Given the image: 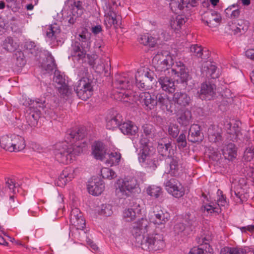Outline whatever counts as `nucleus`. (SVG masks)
<instances>
[{"label": "nucleus", "instance_id": "79ce46f5", "mask_svg": "<svg viewBox=\"0 0 254 254\" xmlns=\"http://www.w3.org/2000/svg\"><path fill=\"white\" fill-rule=\"evenodd\" d=\"M191 118V112L189 110H186L183 113L181 114L178 118L177 121L180 124L186 126L189 124Z\"/></svg>", "mask_w": 254, "mask_h": 254}, {"label": "nucleus", "instance_id": "a211bd4d", "mask_svg": "<svg viewBox=\"0 0 254 254\" xmlns=\"http://www.w3.org/2000/svg\"><path fill=\"white\" fill-rule=\"evenodd\" d=\"M169 218L170 215L168 213L160 209L153 211L150 220L154 224L164 225L169 221Z\"/></svg>", "mask_w": 254, "mask_h": 254}, {"label": "nucleus", "instance_id": "58836bf2", "mask_svg": "<svg viewBox=\"0 0 254 254\" xmlns=\"http://www.w3.org/2000/svg\"><path fill=\"white\" fill-rule=\"evenodd\" d=\"M2 46L6 51L12 52L18 48V45L13 41L11 37H8L3 41Z\"/></svg>", "mask_w": 254, "mask_h": 254}, {"label": "nucleus", "instance_id": "3c124183", "mask_svg": "<svg viewBox=\"0 0 254 254\" xmlns=\"http://www.w3.org/2000/svg\"><path fill=\"white\" fill-rule=\"evenodd\" d=\"M60 29L57 24L51 25L47 31V36L51 39V40H55L57 35L60 33Z\"/></svg>", "mask_w": 254, "mask_h": 254}, {"label": "nucleus", "instance_id": "603ef678", "mask_svg": "<svg viewBox=\"0 0 254 254\" xmlns=\"http://www.w3.org/2000/svg\"><path fill=\"white\" fill-rule=\"evenodd\" d=\"M101 174L103 178L109 180L114 179L117 176L115 172L108 167L103 168L101 170Z\"/></svg>", "mask_w": 254, "mask_h": 254}, {"label": "nucleus", "instance_id": "7ed1b4c3", "mask_svg": "<svg viewBox=\"0 0 254 254\" xmlns=\"http://www.w3.org/2000/svg\"><path fill=\"white\" fill-rule=\"evenodd\" d=\"M89 35L87 30L85 29L79 35L78 41L72 43L71 45V56L78 57V60L85 58L87 52L90 47Z\"/></svg>", "mask_w": 254, "mask_h": 254}, {"label": "nucleus", "instance_id": "338daca9", "mask_svg": "<svg viewBox=\"0 0 254 254\" xmlns=\"http://www.w3.org/2000/svg\"><path fill=\"white\" fill-rule=\"evenodd\" d=\"M124 217L127 221H132L137 216V215L130 208L125 209L124 211Z\"/></svg>", "mask_w": 254, "mask_h": 254}, {"label": "nucleus", "instance_id": "f3484780", "mask_svg": "<svg viewBox=\"0 0 254 254\" xmlns=\"http://www.w3.org/2000/svg\"><path fill=\"white\" fill-rule=\"evenodd\" d=\"M105 188L104 184L102 180L99 178H95L89 182L87 189L90 193L94 195H99L103 191Z\"/></svg>", "mask_w": 254, "mask_h": 254}, {"label": "nucleus", "instance_id": "ddd939ff", "mask_svg": "<svg viewBox=\"0 0 254 254\" xmlns=\"http://www.w3.org/2000/svg\"><path fill=\"white\" fill-rule=\"evenodd\" d=\"M216 86L212 81H206L201 84L200 96L202 99L210 100L215 95Z\"/></svg>", "mask_w": 254, "mask_h": 254}, {"label": "nucleus", "instance_id": "c756f323", "mask_svg": "<svg viewBox=\"0 0 254 254\" xmlns=\"http://www.w3.org/2000/svg\"><path fill=\"white\" fill-rule=\"evenodd\" d=\"M223 155L225 159L233 161L237 156L235 145L232 143L228 144L223 149Z\"/></svg>", "mask_w": 254, "mask_h": 254}, {"label": "nucleus", "instance_id": "f257e3e1", "mask_svg": "<svg viewBox=\"0 0 254 254\" xmlns=\"http://www.w3.org/2000/svg\"><path fill=\"white\" fill-rule=\"evenodd\" d=\"M87 135L85 128L84 127L75 128L69 130L66 132V138L71 142H60L56 144L55 155L57 160L61 163L68 164L75 159L83 151L85 147L84 142L81 143L75 141L83 139Z\"/></svg>", "mask_w": 254, "mask_h": 254}, {"label": "nucleus", "instance_id": "680f3d73", "mask_svg": "<svg viewBox=\"0 0 254 254\" xmlns=\"http://www.w3.org/2000/svg\"><path fill=\"white\" fill-rule=\"evenodd\" d=\"M5 180V190H8L10 192L15 193L18 190H16V187L15 186V181L10 178H6Z\"/></svg>", "mask_w": 254, "mask_h": 254}, {"label": "nucleus", "instance_id": "7c9ffc66", "mask_svg": "<svg viewBox=\"0 0 254 254\" xmlns=\"http://www.w3.org/2000/svg\"><path fill=\"white\" fill-rule=\"evenodd\" d=\"M139 143L141 149L140 150L139 155L154 152V149L150 145V143L147 137L143 135H141Z\"/></svg>", "mask_w": 254, "mask_h": 254}, {"label": "nucleus", "instance_id": "5fc2aeb1", "mask_svg": "<svg viewBox=\"0 0 254 254\" xmlns=\"http://www.w3.org/2000/svg\"><path fill=\"white\" fill-rule=\"evenodd\" d=\"M236 6L235 4L227 8L225 12L228 16H230L232 18H236L238 17L240 15V11L238 9H233L235 8Z\"/></svg>", "mask_w": 254, "mask_h": 254}, {"label": "nucleus", "instance_id": "774afa93", "mask_svg": "<svg viewBox=\"0 0 254 254\" xmlns=\"http://www.w3.org/2000/svg\"><path fill=\"white\" fill-rule=\"evenodd\" d=\"M254 147L247 148L244 152V158L246 161H251L254 160Z\"/></svg>", "mask_w": 254, "mask_h": 254}, {"label": "nucleus", "instance_id": "423d86ee", "mask_svg": "<svg viewBox=\"0 0 254 254\" xmlns=\"http://www.w3.org/2000/svg\"><path fill=\"white\" fill-rule=\"evenodd\" d=\"M138 187L137 180L127 177L118 180L116 194L119 198L125 199L129 196L133 190Z\"/></svg>", "mask_w": 254, "mask_h": 254}, {"label": "nucleus", "instance_id": "f8f14e48", "mask_svg": "<svg viewBox=\"0 0 254 254\" xmlns=\"http://www.w3.org/2000/svg\"><path fill=\"white\" fill-rule=\"evenodd\" d=\"M70 224L77 230H83L85 227V220L80 210L77 208L72 209L70 216Z\"/></svg>", "mask_w": 254, "mask_h": 254}, {"label": "nucleus", "instance_id": "de8ad7c7", "mask_svg": "<svg viewBox=\"0 0 254 254\" xmlns=\"http://www.w3.org/2000/svg\"><path fill=\"white\" fill-rule=\"evenodd\" d=\"M147 193L151 196L158 197L162 193L161 188L155 185L148 187L146 190Z\"/></svg>", "mask_w": 254, "mask_h": 254}, {"label": "nucleus", "instance_id": "4468645a", "mask_svg": "<svg viewBox=\"0 0 254 254\" xmlns=\"http://www.w3.org/2000/svg\"><path fill=\"white\" fill-rule=\"evenodd\" d=\"M138 101L146 110H151L157 105L154 95H151L149 92H142L138 96Z\"/></svg>", "mask_w": 254, "mask_h": 254}, {"label": "nucleus", "instance_id": "8fccbe9b", "mask_svg": "<svg viewBox=\"0 0 254 254\" xmlns=\"http://www.w3.org/2000/svg\"><path fill=\"white\" fill-rule=\"evenodd\" d=\"M23 53L21 51H17L13 55V59L16 60L15 64L18 67H22L25 64Z\"/></svg>", "mask_w": 254, "mask_h": 254}, {"label": "nucleus", "instance_id": "5701e85b", "mask_svg": "<svg viewBox=\"0 0 254 254\" xmlns=\"http://www.w3.org/2000/svg\"><path fill=\"white\" fill-rule=\"evenodd\" d=\"M74 178V170L70 168L64 170L57 182L58 186L63 187Z\"/></svg>", "mask_w": 254, "mask_h": 254}, {"label": "nucleus", "instance_id": "412c9836", "mask_svg": "<svg viewBox=\"0 0 254 254\" xmlns=\"http://www.w3.org/2000/svg\"><path fill=\"white\" fill-rule=\"evenodd\" d=\"M153 153H149L139 155L138 160L143 166L149 168L151 170H155L159 165L157 160L153 159L152 157Z\"/></svg>", "mask_w": 254, "mask_h": 254}, {"label": "nucleus", "instance_id": "4d7b16f0", "mask_svg": "<svg viewBox=\"0 0 254 254\" xmlns=\"http://www.w3.org/2000/svg\"><path fill=\"white\" fill-rule=\"evenodd\" d=\"M112 206L110 204H102L99 214L106 217L110 216L113 214Z\"/></svg>", "mask_w": 254, "mask_h": 254}, {"label": "nucleus", "instance_id": "cd10ccee", "mask_svg": "<svg viewBox=\"0 0 254 254\" xmlns=\"http://www.w3.org/2000/svg\"><path fill=\"white\" fill-rule=\"evenodd\" d=\"M122 121L120 114L114 112L112 115H109L106 117L107 128L112 129L119 127Z\"/></svg>", "mask_w": 254, "mask_h": 254}, {"label": "nucleus", "instance_id": "69168bd1", "mask_svg": "<svg viewBox=\"0 0 254 254\" xmlns=\"http://www.w3.org/2000/svg\"><path fill=\"white\" fill-rule=\"evenodd\" d=\"M25 47L26 49L29 50L31 54L37 56L39 53L38 48L36 47L35 43L32 41H29L25 43Z\"/></svg>", "mask_w": 254, "mask_h": 254}, {"label": "nucleus", "instance_id": "c9c22d12", "mask_svg": "<svg viewBox=\"0 0 254 254\" xmlns=\"http://www.w3.org/2000/svg\"><path fill=\"white\" fill-rule=\"evenodd\" d=\"M148 79L145 76H140V75H135L136 85L138 88L142 90L148 89L151 88L152 84L151 82L147 81Z\"/></svg>", "mask_w": 254, "mask_h": 254}, {"label": "nucleus", "instance_id": "2f4dec72", "mask_svg": "<svg viewBox=\"0 0 254 254\" xmlns=\"http://www.w3.org/2000/svg\"><path fill=\"white\" fill-rule=\"evenodd\" d=\"M232 25H230L231 29L234 31V34L245 32L248 29V22L243 20L239 19L232 21Z\"/></svg>", "mask_w": 254, "mask_h": 254}, {"label": "nucleus", "instance_id": "c85d7f7f", "mask_svg": "<svg viewBox=\"0 0 254 254\" xmlns=\"http://www.w3.org/2000/svg\"><path fill=\"white\" fill-rule=\"evenodd\" d=\"M120 129L123 133L127 135H135L138 132V127L132 122L127 121L121 124Z\"/></svg>", "mask_w": 254, "mask_h": 254}, {"label": "nucleus", "instance_id": "37998d69", "mask_svg": "<svg viewBox=\"0 0 254 254\" xmlns=\"http://www.w3.org/2000/svg\"><path fill=\"white\" fill-rule=\"evenodd\" d=\"M55 65L54 58L51 54H49L46 58V62L42 64V67L46 71L49 72L54 69L55 67Z\"/></svg>", "mask_w": 254, "mask_h": 254}, {"label": "nucleus", "instance_id": "9b49d317", "mask_svg": "<svg viewBox=\"0 0 254 254\" xmlns=\"http://www.w3.org/2000/svg\"><path fill=\"white\" fill-rule=\"evenodd\" d=\"M114 87L122 90L130 89L132 86L131 77L126 73L122 74H117L115 76L113 82Z\"/></svg>", "mask_w": 254, "mask_h": 254}, {"label": "nucleus", "instance_id": "393cba45", "mask_svg": "<svg viewBox=\"0 0 254 254\" xmlns=\"http://www.w3.org/2000/svg\"><path fill=\"white\" fill-rule=\"evenodd\" d=\"M92 154L96 159L101 161L106 158V149L102 142L98 141L94 143L92 146Z\"/></svg>", "mask_w": 254, "mask_h": 254}, {"label": "nucleus", "instance_id": "39448f33", "mask_svg": "<svg viewBox=\"0 0 254 254\" xmlns=\"http://www.w3.org/2000/svg\"><path fill=\"white\" fill-rule=\"evenodd\" d=\"M83 71L82 75L83 77L79 80L75 85L74 90L77 96L83 100H86L90 97L93 94V80L89 77H84L87 72V69L85 67L82 68Z\"/></svg>", "mask_w": 254, "mask_h": 254}, {"label": "nucleus", "instance_id": "dca6fc26", "mask_svg": "<svg viewBox=\"0 0 254 254\" xmlns=\"http://www.w3.org/2000/svg\"><path fill=\"white\" fill-rule=\"evenodd\" d=\"M155 97L157 105H159L163 110H166L171 113L176 111L171 100L166 94L158 93Z\"/></svg>", "mask_w": 254, "mask_h": 254}, {"label": "nucleus", "instance_id": "ea45409f", "mask_svg": "<svg viewBox=\"0 0 254 254\" xmlns=\"http://www.w3.org/2000/svg\"><path fill=\"white\" fill-rule=\"evenodd\" d=\"M190 52L194 56L202 59H206L208 55L204 56V53H207V51H204L201 46L197 45H193L190 47Z\"/></svg>", "mask_w": 254, "mask_h": 254}, {"label": "nucleus", "instance_id": "4be33fe9", "mask_svg": "<svg viewBox=\"0 0 254 254\" xmlns=\"http://www.w3.org/2000/svg\"><path fill=\"white\" fill-rule=\"evenodd\" d=\"M222 133V129L217 126L211 125L208 128V137L210 142L217 143L221 141Z\"/></svg>", "mask_w": 254, "mask_h": 254}, {"label": "nucleus", "instance_id": "052dcab7", "mask_svg": "<svg viewBox=\"0 0 254 254\" xmlns=\"http://www.w3.org/2000/svg\"><path fill=\"white\" fill-rule=\"evenodd\" d=\"M176 145L179 149H184L187 146V142L186 135L182 133L176 139Z\"/></svg>", "mask_w": 254, "mask_h": 254}, {"label": "nucleus", "instance_id": "e2e57ef3", "mask_svg": "<svg viewBox=\"0 0 254 254\" xmlns=\"http://www.w3.org/2000/svg\"><path fill=\"white\" fill-rule=\"evenodd\" d=\"M168 132L173 138L177 137L180 132L178 126L173 124H170L168 127Z\"/></svg>", "mask_w": 254, "mask_h": 254}, {"label": "nucleus", "instance_id": "a18cd8bd", "mask_svg": "<svg viewBox=\"0 0 254 254\" xmlns=\"http://www.w3.org/2000/svg\"><path fill=\"white\" fill-rule=\"evenodd\" d=\"M108 156L109 158L106 161V164L110 166L118 164L121 157V154L117 152L111 153Z\"/></svg>", "mask_w": 254, "mask_h": 254}, {"label": "nucleus", "instance_id": "72a5a7b5", "mask_svg": "<svg viewBox=\"0 0 254 254\" xmlns=\"http://www.w3.org/2000/svg\"><path fill=\"white\" fill-rule=\"evenodd\" d=\"M0 145L1 148L9 152L14 151L13 148L12 134L3 135L0 139Z\"/></svg>", "mask_w": 254, "mask_h": 254}, {"label": "nucleus", "instance_id": "a19ab883", "mask_svg": "<svg viewBox=\"0 0 254 254\" xmlns=\"http://www.w3.org/2000/svg\"><path fill=\"white\" fill-rule=\"evenodd\" d=\"M214 11H207L202 15V20L204 21L210 27H215V23H214Z\"/></svg>", "mask_w": 254, "mask_h": 254}, {"label": "nucleus", "instance_id": "2eb2a0df", "mask_svg": "<svg viewBox=\"0 0 254 254\" xmlns=\"http://www.w3.org/2000/svg\"><path fill=\"white\" fill-rule=\"evenodd\" d=\"M155 97L157 105H159L163 110H166L171 113L176 111L171 100L166 94L158 93Z\"/></svg>", "mask_w": 254, "mask_h": 254}, {"label": "nucleus", "instance_id": "6e6552de", "mask_svg": "<svg viewBox=\"0 0 254 254\" xmlns=\"http://www.w3.org/2000/svg\"><path fill=\"white\" fill-rule=\"evenodd\" d=\"M165 186L167 191L176 198L181 197L185 194L184 188L175 178L167 180L165 183Z\"/></svg>", "mask_w": 254, "mask_h": 254}, {"label": "nucleus", "instance_id": "49530a36", "mask_svg": "<svg viewBox=\"0 0 254 254\" xmlns=\"http://www.w3.org/2000/svg\"><path fill=\"white\" fill-rule=\"evenodd\" d=\"M200 210L204 213L206 212L208 214H219L221 212V209L219 207L214 206V205L211 204L202 205L201 207Z\"/></svg>", "mask_w": 254, "mask_h": 254}, {"label": "nucleus", "instance_id": "aec40b11", "mask_svg": "<svg viewBox=\"0 0 254 254\" xmlns=\"http://www.w3.org/2000/svg\"><path fill=\"white\" fill-rule=\"evenodd\" d=\"M157 148L158 153L161 156L165 157H169L172 151L171 142L165 138L159 139Z\"/></svg>", "mask_w": 254, "mask_h": 254}, {"label": "nucleus", "instance_id": "c03bdc74", "mask_svg": "<svg viewBox=\"0 0 254 254\" xmlns=\"http://www.w3.org/2000/svg\"><path fill=\"white\" fill-rule=\"evenodd\" d=\"M239 189L242 190L241 187L239 186H238L237 187H234V190L231 189V195L237 203H242L244 194L239 191Z\"/></svg>", "mask_w": 254, "mask_h": 254}, {"label": "nucleus", "instance_id": "09e8293b", "mask_svg": "<svg viewBox=\"0 0 254 254\" xmlns=\"http://www.w3.org/2000/svg\"><path fill=\"white\" fill-rule=\"evenodd\" d=\"M243 249L231 247H224L220 252V254H245Z\"/></svg>", "mask_w": 254, "mask_h": 254}, {"label": "nucleus", "instance_id": "1a4fd4ad", "mask_svg": "<svg viewBox=\"0 0 254 254\" xmlns=\"http://www.w3.org/2000/svg\"><path fill=\"white\" fill-rule=\"evenodd\" d=\"M171 70L172 73L177 74L180 77V82L185 85H188L189 82L192 79L191 75L189 73L188 69L181 62H176Z\"/></svg>", "mask_w": 254, "mask_h": 254}, {"label": "nucleus", "instance_id": "bf43d9fd", "mask_svg": "<svg viewBox=\"0 0 254 254\" xmlns=\"http://www.w3.org/2000/svg\"><path fill=\"white\" fill-rule=\"evenodd\" d=\"M143 133L145 135L147 136L154 137L155 134V127L150 124H145L142 126Z\"/></svg>", "mask_w": 254, "mask_h": 254}, {"label": "nucleus", "instance_id": "f03ea898", "mask_svg": "<svg viewBox=\"0 0 254 254\" xmlns=\"http://www.w3.org/2000/svg\"><path fill=\"white\" fill-rule=\"evenodd\" d=\"M149 224L147 219L141 218L132 224L131 232L136 242L142 249L146 251H157L165 247L163 235L148 234Z\"/></svg>", "mask_w": 254, "mask_h": 254}, {"label": "nucleus", "instance_id": "0e129e2a", "mask_svg": "<svg viewBox=\"0 0 254 254\" xmlns=\"http://www.w3.org/2000/svg\"><path fill=\"white\" fill-rule=\"evenodd\" d=\"M185 219L189 226L195 227L197 225L196 217L194 213L187 214Z\"/></svg>", "mask_w": 254, "mask_h": 254}, {"label": "nucleus", "instance_id": "864d4df0", "mask_svg": "<svg viewBox=\"0 0 254 254\" xmlns=\"http://www.w3.org/2000/svg\"><path fill=\"white\" fill-rule=\"evenodd\" d=\"M205 247V250L203 247L201 248L194 247L191 249L189 254H212V249L210 248V246Z\"/></svg>", "mask_w": 254, "mask_h": 254}, {"label": "nucleus", "instance_id": "20e7f679", "mask_svg": "<svg viewBox=\"0 0 254 254\" xmlns=\"http://www.w3.org/2000/svg\"><path fill=\"white\" fill-rule=\"evenodd\" d=\"M152 64L156 71L165 72L171 70L174 63V56L167 51L158 52L152 59Z\"/></svg>", "mask_w": 254, "mask_h": 254}, {"label": "nucleus", "instance_id": "bb28decb", "mask_svg": "<svg viewBox=\"0 0 254 254\" xmlns=\"http://www.w3.org/2000/svg\"><path fill=\"white\" fill-rule=\"evenodd\" d=\"M202 73L208 78L216 79L219 77L218 71H217V67L210 63H205L203 64L201 69Z\"/></svg>", "mask_w": 254, "mask_h": 254}, {"label": "nucleus", "instance_id": "13d9d810", "mask_svg": "<svg viewBox=\"0 0 254 254\" xmlns=\"http://www.w3.org/2000/svg\"><path fill=\"white\" fill-rule=\"evenodd\" d=\"M158 33L161 34V36H160L157 38L149 36V40H148V44L147 45L151 47H154L155 46V45L157 43V40H160L162 39L167 40L168 38H166V39H165V35L166 33H164L163 30H159L158 31Z\"/></svg>", "mask_w": 254, "mask_h": 254}, {"label": "nucleus", "instance_id": "0eeeda50", "mask_svg": "<svg viewBox=\"0 0 254 254\" xmlns=\"http://www.w3.org/2000/svg\"><path fill=\"white\" fill-rule=\"evenodd\" d=\"M29 105L31 111L26 115V120H27L30 127L35 126L37 124L41 112L43 111L46 113V111L45 110L47 106L46 100L39 99L35 100H31Z\"/></svg>", "mask_w": 254, "mask_h": 254}, {"label": "nucleus", "instance_id": "9d476101", "mask_svg": "<svg viewBox=\"0 0 254 254\" xmlns=\"http://www.w3.org/2000/svg\"><path fill=\"white\" fill-rule=\"evenodd\" d=\"M53 80L55 86L63 98L68 97L71 93V90L67 86L64 78L60 74L58 71H55Z\"/></svg>", "mask_w": 254, "mask_h": 254}, {"label": "nucleus", "instance_id": "b1692460", "mask_svg": "<svg viewBox=\"0 0 254 254\" xmlns=\"http://www.w3.org/2000/svg\"><path fill=\"white\" fill-rule=\"evenodd\" d=\"M202 138L203 135L200 131V126L195 124L191 126L188 136L189 141L192 142H196L202 141Z\"/></svg>", "mask_w": 254, "mask_h": 254}, {"label": "nucleus", "instance_id": "a878e982", "mask_svg": "<svg viewBox=\"0 0 254 254\" xmlns=\"http://www.w3.org/2000/svg\"><path fill=\"white\" fill-rule=\"evenodd\" d=\"M158 82L163 90L170 93L175 92L176 89L175 81L170 77L161 76L159 78Z\"/></svg>", "mask_w": 254, "mask_h": 254}, {"label": "nucleus", "instance_id": "6e6d98bb", "mask_svg": "<svg viewBox=\"0 0 254 254\" xmlns=\"http://www.w3.org/2000/svg\"><path fill=\"white\" fill-rule=\"evenodd\" d=\"M106 21L108 22L110 26L113 25L115 27L117 28L120 24V16L119 15L111 13L110 17H107Z\"/></svg>", "mask_w": 254, "mask_h": 254}, {"label": "nucleus", "instance_id": "4c0bfd02", "mask_svg": "<svg viewBox=\"0 0 254 254\" xmlns=\"http://www.w3.org/2000/svg\"><path fill=\"white\" fill-rule=\"evenodd\" d=\"M186 22L184 15H178L175 17H173L170 20V26L172 29L179 30L182 25Z\"/></svg>", "mask_w": 254, "mask_h": 254}, {"label": "nucleus", "instance_id": "473e14b6", "mask_svg": "<svg viewBox=\"0 0 254 254\" xmlns=\"http://www.w3.org/2000/svg\"><path fill=\"white\" fill-rule=\"evenodd\" d=\"M83 0H74L73 4L71 5V13L75 16H81L84 12V8L83 6Z\"/></svg>", "mask_w": 254, "mask_h": 254}, {"label": "nucleus", "instance_id": "e433bc0d", "mask_svg": "<svg viewBox=\"0 0 254 254\" xmlns=\"http://www.w3.org/2000/svg\"><path fill=\"white\" fill-rule=\"evenodd\" d=\"M148 79L145 76H140V75H135L136 85L138 88L142 90L148 89L151 88L152 84L151 82L147 81Z\"/></svg>", "mask_w": 254, "mask_h": 254}, {"label": "nucleus", "instance_id": "f704fd0d", "mask_svg": "<svg viewBox=\"0 0 254 254\" xmlns=\"http://www.w3.org/2000/svg\"><path fill=\"white\" fill-rule=\"evenodd\" d=\"M12 141L14 151H19L23 150L25 147V140L22 136L12 134Z\"/></svg>", "mask_w": 254, "mask_h": 254}, {"label": "nucleus", "instance_id": "6ab92c4d", "mask_svg": "<svg viewBox=\"0 0 254 254\" xmlns=\"http://www.w3.org/2000/svg\"><path fill=\"white\" fill-rule=\"evenodd\" d=\"M173 101L179 106L185 107L190 105L191 99L186 92H176L173 95Z\"/></svg>", "mask_w": 254, "mask_h": 254}]
</instances>
